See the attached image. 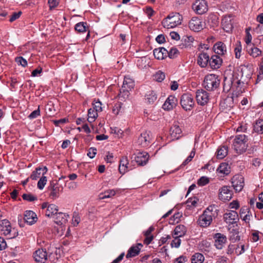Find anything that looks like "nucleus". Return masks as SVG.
Masks as SVG:
<instances>
[{
  "mask_svg": "<svg viewBox=\"0 0 263 263\" xmlns=\"http://www.w3.org/2000/svg\"><path fill=\"white\" fill-rule=\"evenodd\" d=\"M217 209L215 205L209 206L198 219L199 224L202 227L209 226L213 218L217 216Z\"/></svg>",
  "mask_w": 263,
  "mask_h": 263,
  "instance_id": "f257e3e1",
  "label": "nucleus"
},
{
  "mask_svg": "<svg viewBox=\"0 0 263 263\" xmlns=\"http://www.w3.org/2000/svg\"><path fill=\"white\" fill-rule=\"evenodd\" d=\"M248 136L245 134H237L234 139L233 147L237 154H241L247 150L248 145Z\"/></svg>",
  "mask_w": 263,
  "mask_h": 263,
  "instance_id": "f03ea898",
  "label": "nucleus"
},
{
  "mask_svg": "<svg viewBox=\"0 0 263 263\" xmlns=\"http://www.w3.org/2000/svg\"><path fill=\"white\" fill-rule=\"evenodd\" d=\"M220 80L216 74H211L204 78L203 86L208 91H214L218 88Z\"/></svg>",
  "mask_w": 263,
  "mask_h": 263,
  "instance_id": "7ed1b4c3",
  "label": "nucleus"
},
{
  "mask_svg": "<svg viewBox=\"0 0 263 263\" xmlns=\"http://www.w3.org/2000/svg\"><path fill=\"white\" fill-rule=\"evenodd\" d=\"M181 24L179 13H172L162 21V25L164 28H172Z\"/></svg>",
  "mask_w": 263,
  "mask_h": 263,
  "instance_id": "20e7f679",
  "label": "nucleus"
},
{
  "mask_svg": "<svg viewBox=\"0 0 263 263\" xmlns=\"http://www.w3.org/2000/svg\"><path fill=\"white\" fill-rule=\"evenodd\" d=\"M0 231L2 234L7 236L9 239L14 238L17 235V232L15 229L12 230L10 223L7 219L2 220L0 223Z\"/></svg>",
  "mask_w": 263,
  "mask_h": 263,
  "instance_id": "39448f33",
  "label": "nucleus"
},
{
  "mask_svg": "<svg viewBox=\"0 0 263 263\" xmlns=\"http://www.w3.org/2000/svg\"><path fill=\"white\" fill-rule=\"evenodd\" d=\"M48 189L50 191V197L54 199L60 196V193L63 192V187L57 181H52L50 182Z\"/></svg>",
  "mask_w": 263,
  "mask_h": 263,
  "instance_id": "423d86ee",
  "label": "nucleus"
},
{
  "mask_svg": "<svg viewBox=\"0 0 263 263\" xmlns=\"http://www.w3.org/2000/svg\"><path fill=\"white\" fill-rule=\"evenodd\" d=\"M194 105L193 96L186 93L182 95V108L185 110H191Z\"/></svg>",
  "mask_w": 263,
  "mask_h": 263,
  "instance_id": "0eeeda50",
  "label": "nucleus"
},
{
  "mask_svg": "<svg viewBox=\"0 0 263 263\" xmlns=\"http://www.w3.org/2000/svg\"><path fill=\"white\" fill-rule=\"evenodd\" d=\"M192 8L194 11L198 14H203L208 10V4L204 0H196L193 4Z\"/></svg>",
  "mask_w": 263,
  "mask_h": 263,
  "instance_id": "6e6552de",
  "label": "nucleus"
},
{
  "mask_svg": "<svg viewBox=\"0 0 263 263\" xmlns=\"http://www.w3.org/2000/svg\"><path fill=\"white\" fill-rule=\"evenodd\" d=\"M189 27L191 30L198 32L205 27V23L197 17H193L189 23Z\"/></svg>",
  "mask_w": 263,
  "mask_h": 263,
  "instance_id": "1a4fd4ad",
  "label": "nucleus"
},
{
  "mask_svg": "<svg viewBox=\"0 0 263 263\" xmlns=\"http://www.w3.org/2000/svg\"><path fill=\"white\" fill-rule=\"evenodd\" d=\"M151 132L145 131L141 134L140 136L138 137L137 143L141 147H145L148 146L151 143Z\"/></svg>",
  "mask_w": 263,
  "mask_h": 263,
  "instance_id": "9d476101",
  "label": "nucleus"
},
{
  "mask_svg": "<svg viewBox=\"0 0 263 263\" xmlns=\"http://www.w3.org/2000/svg\"><path fill=\"white\" fill-rule=\"evenodd\" d=\"M196 100L198 104L203 106L209 101V93L203 89L198 90L196 92Z\"/></svg>",
  "mask_w": 263,
  "mask_h": 263,
  "instance_id": "9b49d317",
  "label": "nucleus"
},
{
  "mask_svg": "<svg viewBox=\"0 0 263 263\" xmlns=\"http://www.w3.org/2000/svg\"><path fill=\"white\" fill-rule=\"evenodd\" d=\"M233 16L231 15H226L223 17L221 20V25L223 30L227 32H231L233 28Z\"/></svg>",
  "mask_w": 263,
  "mask_h": 263,
  "instance_id": "f8f14e48",
  "label": "nucleus"
},
{
  "mask_svg": "<svg viewBox=\"0 0 263 263\" xmlns=\"http://www.w3.org/2000/svg\"><path fill=\"white\" fill-rule=\"evenodd\" d=\"M219 198L221 200L228 201L230 200L232 197V191L228 186H224L219 190Z\"/></svg>",
  "mask_w": 263,
  "mask_h": 263,
  "instance_id": "ddd939ff",
  "label": "nucleus"
},
{
  "mask_svg": "<svg viewBox=\"0 0 263 263\" xmlns=\"http://www.w3.org/2000/svg\"><path fill=\"white\" fill-rule=\"evenodd\" d=\"M232 183L236 192H240L244 185L243 178L240 175H235L232 178Z\"/></svg>",
  "mask_w": 263,
  "mask_h": 263,
  "instance_id": "4468645a",
  "label": "nucleus"
},
{
  "mask_svg": "<svg viewBox=\"0 0 263 263\" xmlns=\"http://www.w3.org/2000/svg\"><path fill=\"white\" fill-rule=\"evenodd\" d=\"M149 155L146 152H139L135 157V160L138 165L143 166L145 165L149 159Z\"/></svg>",
  "mask_w": 263,
  "mask_h": 263,
  "instance_id": "2eb2a0df",
  "label": "nucleus"
},
{
  "mask_svg": "<svg viewBox=\"0 0 263 263\" xmlns=\"http://www.w3.org/2000/svg\"><path fill=\"white\" fill-rule=\"evenodd\" d=\"M24 220L29 225H32L37 221L36 214L32 211H26L24 214Z\"/></svg>",
  "mask_w": 263,
  "mask_h": 263,
  "instance_id": "dca6fc26",
  "label": "nucleus"
},
{
  "mask_svg": "<svg viewBox=\"0 0 263 263\" xmlns=\"http://www.w3.org/2000/svg\"><path fill=\"white\" fill-rule=\"evenodd\" d=\"M34 258L37 262L44 263L47 259V253L43 249H38L34 253Z\"/></svg>",
  "mask_w": 263,
  "mask_h": 263,
  "instance_id": "f3484780",
  "label": "nucleus"
},
{
  "mask_svg": "<svg viewBox=\"0 0 263 263\" xmlns=\"http://www.w3.org/2000/svg\"><path fill=\"white\" fill-rule=\"evenodd\" d=\"M238 217L237 213L235 211H231L223 215L224 221L229 224L235 223L237 222L236 220L238 219Z\"/></svg>",
  "mask_w": 263,
  "mask_h": 263,
  "instance_id": "a211bd4d",
  "label": "nucleus"
},
{
  "mask_svg": "<svg viewBox=\"0 0 263 263\" xmlns=\"http://www.w3.org/2000/svg\"><path fill=\"white\" fill-rule=\"evenodd\" d=\"M215 246L218 249H221L227 241V237L221 233H216L214 236Z\"/></svg>",
  "mask_w": 263,
  "mask_h": 263,
  "instance_id": "6ab92c4d",
  "label": "nucleus"
},
{
  "mask_svg": "<svg viewBox=\"0 0 263 263\" xmlns=\"http://www.w3.org/2000/svg\"><path fill=\"white\" fill-rule=\"evenodd\" d=\"M177 104V99L173 96H169L163 105L164 110H170L175 107Z\"/></svg>",
  "mask_w": 263,
  "mask_h": 263,
  "instance_id": "aec40b11",
  "label": "nucleus"
},
{
  "mask_svg": "<svg viewBox=\"0 0 263 263\" xmlns=\"http://www.w3.org/2000/svg\"><path fill=\"white\" fill-rule=\"evenodd\" d=\"M142 247L143 245L140 243H138L135 246H132L128 250L126 257L127 258H129L138 255L139 254L140 250Z\"/></svg>",
  "mask_w": 263,
  "mask_h": 263,
  "instance_id": "412c9836",
  "label": "nucleus"
},
{
  "mask_svg": "<svg viewBox=\"0 0 263 263\" xmlns=\"http://www.w3.org/2000/svg\"><path fill=\"white\" fill-rule=\"evenodd\" d=\"M222 60L217 55H213L209 59V64L213 69L219 68L221 65Z\"/></svg>",
  "mask_w": 263,
  "mask_h": 263,
  "instance_id": "4be33fe9",
  "label": "nucleus"
},
{
  "mask_svg": "<svg viewBox=\"0 0 263 263\" xmlns=\"http://www.w3.org/2000/svg\"><path fill=\"white\" fill-rule=\"evenodd\" d=\"M209 54L206 52H202L198 55L197 63L201 67H205L209 64Z\"/></svg>",
  "mask_w": 263,
  "mask_h": 263,
  "instance_id": "5701e85b",
  "label": "nucleus"
},
{
  "mask_svg": "<svg viewBox=\"0 0 263 263\" xmlns=\"http://www.w3.org/2000/svg\"><path fill=\"white\" fill-rule=\"evenodd\" d=\"M69 217V215L66 213L58 212L55 215L54 222L59 225L65 224L67 222Z\"/></svg>",
  "mask_w": 263,
  "mask_h": 263,
  "instance_id": "b1692460",
  "label": "nucleus"
},
{
  "mask_svg": "<svg viewBox=\"0 0 263 263\" xmlns=\"http://www.w3.org/2000/svg\"><path fill=\"white\" fill-rule=\"evenodd\" d=\"M213 49L216 53L221 55H224L227 52L226 45L221 42L215 43Z\"/></svg>",
  "mask_w": 263,
  "mask_h": 263,
  "instance_id": "393cba45",
  "label": "nucleus"
},
{
  "mask_svg": "<svg viewBox=\"0 0 263 263\" xmlns=\"http://www.w3.org/2000/svg\"><path fill=\"white\" fill-rule=\"evenodd\" d=\"M170 134L172 140H178L181 137V128L178 124H175L171 128Z\"/></svg>",
  "mask_w": 263,
  "mask_h": 263,
  "instance_id": "a878e982",
  "label": "nucleus"
},
{
  "mask_svg": "<svg viewBox=\"0 0 263 263\" xmlns=\"http://www.w3.org/2000/svg\"><path fill=\"white\" fill-rule=\"evenodd\" d=\"M153 54L157 59L162 60L167 56L168 51L164 47H160L155 49Z\"/></svg>",
  "mask_w": 263,
  "mask_h": 263,
  "instance_id": "bb28decb",
  "label": "nucleus"
},
{
  "mask_svg": "<svg viewBox=\"0 0 263 263\" xmlns=\"http://www.w3.org/2000/svg\"><path fill=\"white\" fill-rule=\"evenodd\" d=\"M128 160L127 157H123L120 160L119 171L120 174H124L128 171Z\"/></svg>",
  "mask_w": 263,
  "mask_h": 263,
  "instance_id": "cd10ccee",
  "label": "nucleus"
},
{
  "mask_svg": "<svg viewBox=\"0 0 263 263\" xmlns=\"http://www.w3.org/2000/svg\"><path fill=\"white\" fill-rule=\"evenodd\" d=\"M47 172V168L46 166L44 167H37L35 169V171H33L32 173V174L30 175V178L32 180H36L37 178H40L41 174L44 175Z\"/></svg>",
  "mask_w": 263,
  "mask_h": 263,
  "instance_id": "c85d7f7f",
  "label": "nucleus"
},
{
  "mask_svg": "<svg viewBox=\"0 0 263 263\" xmlns=\"http://www.w3.org/2000/svg\"><path fill=\"white\" fill-rule=\"evenodd\" d=\"M154 230L153 227H150L146 231L144 232L145 238L143 242L144 244L148 245L151 243L154 239V236L152 234V232Z\"/></svg>",
  "mask_w": 263,
  "mask_h": 263,
  "instance_id": "c756f323",
  "label": "nucleus"
},
{
  "mask_svg": "<svg viewBox=\"0 0 263 263\" xmlns=\"http://www.w3.org/2000/svg\"><path fill=\"white\" fill-rule=\"evenodd\" d=\"M135 86V82L134 81L130 78L128 76H125L124 80L123 83V85L122 87H123V89L125 90V89L131 90Z\"/></svg>",
  "mask_w": 263,
  "mask_h": 263,
  "instance_id": "7c9ffc66",
  "label": "nucleus"
},
{
  "mask_svg": "<svg viewBox=\"0 0 263 263\" xmlns=\"http://www.w3.org/2000/svg\"><path fill=\"white\" fill-rule=\"evenodd\" d=\"M194 39L192 35H184L182 39V46L184 48H191L193 46Z\"/></svg>",
  "mask_w": 263,
  "mask_h": 263,
  "instance_id": "2f4dec72",
  "label": "nucleus"
},
{
  "mask_svg": "<svg viewBox=\"0 0 263 263\" xmlns=\"http://www.w3.org/2000/svg\"><path fill=\"white\" fill-rule=\"evenodd\" d=\"M58 206L54 204H50L45 212V215L48 217L55 215L58 212Z\"/></svg>",
  "mask_w": 263,
  "mask_h": 263,
  "instance_id": "473e14b6",
  "label": "nucleus"
},
{
  "mask_svg": "<svg viewBox=\"0 0 263 263\" xmlns=\"http://www.w3.org/2000/svg\"><path fill=\"white\" fill-rule=\"evenodd\" d=\"M217 172L218 173L223 175H228L230 174V167L229 164L227 163H222L220 164L219 167L217 170Z\"/></svg>",
  "mask_w": 263,
  "mask_h": 263,
  "instance_id": "72a5a7b5",
  "label": "nucleus"
},
{
  "mask_svg": "<svg viewBox=\"0 0 263 263\" xmlns=\"http://www.w3.org/2000/svg\"><path fill=\"white\" fill-rule=\"evenodd\" d=\"M240 84V80H236L235 81V80H233V81H228L227 82V79L226 78H225L224 80V83H223V88L227 89L228 90L229 89H230L231 87H237L238 86V85Z\"/></svg>",
  "mask_w": 263,
  "mask_h": 263,
  "instance_id": "f704fd0d",
  "label": "nucleus"
},
{
  "mask_svg": "<svg viewBox=\"0 0 263 263\" xmlns=\"http://www.w3.org/2000/svg\"><path fill=\"white\" fill-rule=\"evenodd\" d=\"M230 239L232 241H237L240 240V236H239V231L238 229L235 228L234 226L233 228H230Z\"/></svg>",
  "mask_w": 263,
  "mask_h": 263,
  "instance_id": "c9c22d12",
  "label": "nucleus"
},
{
  "mask_svg": "<svg viewBox=\"0 0 263 263\" xmlns=\"http://www.w3.org/2000/svg\"><path fill=\"white\" fill-rule=\"evenodd\" d=\"M254 130L259 134H263V120L258 119L253 125Z\"/></svg>",
  "mask_w": 263,
  "mask_h": 263,
  "instance_id": "e433bc0d",
  "label": "nucleus"
},
{
  "mask_svg": "<svg viewBox=\"0 0 263 263\" xmlns=\"http://www.w3.org/2000/svg\"><path fill=\"white\" fill-rule=\"evenodd\" d=\"M228 147L227 146H222L217 150V157L218 159H223L228 154Z\"/></svg>",
  "mask_w": 263,
  "mask_h": 263,
  "instance_id": "4c0bfd02",
  "label": "nucleus"
},
{
  "mask_svg": "<svg viewBox=\"0 0 263 263\" xmlns=\"http://www.w3.org/2000/svg\"><path fill=\"white\" fill-rule=\"evenodd\" d=\"M98 112L95 110V109H92V108H90L88 109V121L90 123H92L98 117Z\"/></svg>",
  "mask_w": 263,
  "mask_h": 263,
  "instance_id": "58836bf2",
  "label": "nucleus"
},
{
  "mask_svg": "<svg viewBox=\"0 0 263 263\" xmlns=\"http://www.w3.org/2000/svg\"><path fill=\"white\" fill-rule=\"evenodd\" d=\"M116 194V192L114 190H109L105 191L104 193H101L99 195V198L100 199H104L112 197Z\"/></svg>",
  "mask_w": 263,
  "mask_h": 263,
  "instance_id": "ea45409f",
  "label": "nucleus"
},
{
  "mask_svg": "<svg viewBox=\"0 0 263 263\" xmlns=\"http://www.w3.org/2000/svg\"><path fill=\"white\" fill-rule=\"evenodd\" d=\"M204 260L203 255L201 253H197L192 256V263H202Z\"/></svg>",
  "mask_w": 263,
  "mask_h": 263,
  "instance_id": "a19ab883",
  "label": "nucleus"
},
{
  "mask_svg": "<svg viewBox=\"0 0 263 263\" xmlns=\"http://www.w3.org/2000/svg\"><path fill=\"white\" fill-rule=\"evenodd\" d=\"M129 90L127 89L124 90L123 89V87H122L121 89H120V93L118 95L119 99L121 101H125L129 97Z\"/></svg>",
  "mask_w": 263,
  "mask_h": 263,
  "instance_id": "79ce46f5",
  "label": "nucleus"
},
{
  "mask_svg": "<svg viewBox=\"0 0 263 263\" xmlns=\"http://www.w3.org/2000/svg\"><path fill=\"white\" fill-rule=\"evenodd\" d=\"M87 24L84 22L77 23L74 27L75 30L79 32H84L86 31Z\"/></svg>",
  "mask_w": 263,
  "mask_h": 263,
  "instance_id": "37998d69",
  "label": "nucleus"
},
{
  "mask_svg": "<svg viewBox=\"0 0 263 263\" xmlns=\"http://www.w3.org/2000/svg\"><path fill=\"white\" fill-rule=\"evenodd\" d=\"M154 79L158 82H161L165 78V73L161 71H158L154 76Z\"/></svg>",
  "mask_w": 263,
  "mask_h": 263,
  "instance_id": "c03bdc74",
  "label": "nucleus"
},
{
  "mask_svg": "<svg viewBox=\"0 0 263 263\" xmlns=\"http://www.w3.org/2000/svg\"><path fill=\"white\" fill-rule=\"evenodd\" d=\"M179 54V50L176 47H172L170 51H168L167 56L170 59L176 58Z\"/></svg>",
  "mask_w": 263,
  "mask_h": 263,
  "instance_id": "a18cd8bd",
  "label": "nucleus"
},
{
  "mask_svg": "<svg viewBox=\"0 0 263 263\" xmlns=\"http://www.w3.org/2000/svg\"><path fill=\"white\" fill-rule=\"evenodd\" d=\"M174 237V239L172 240L171 242V247L172 248H178L181 243V239H180V237H181V235L179 236H173Z\"/></svg>",
  "mask_w": 263,
  "mask_h": 263,
  "instance_id": "49530a36",
  "label": "nucleus"
},
{
  "mask_svg": "<svg viewBox=\"0 0 263 263\" xmlns=\"http://www.w3.org/2000/svg\"><path fill=\"white\" fill-rule=\"evenodd\" d=\"M22 198L24 200L27 201L32 202L37 200V198L36 196L33 195L31 194H24L22 195Z\"/></svg>",
  "mask_w": 263,
  "mask_h": 263,
  "instance_id": "de8ad7c7",
  "label": "nucleus"
},
{
  "mask_svg": "<svg viewBox=\"0 0 263 263\" xmlns=\"http://www.w3.org/2000/svg\"><path fill=\"white\" fill-rule=\"evenodd\" d=\"M248 52L253 57H257L261 54V51L256 47H251L250 49H248Z\"/></svg>",
  "mask_w": 263,
  "mask_h": 263,
  "instance_id": "09e8293b",
  "label": "nucleus"
},
{
  "mask_svg": "<svg viewBox=\"0 0 263 263\" xmlns=\"http://www.w3.org/2000/svg\"><path fill=\"white\" fill-rule=\"evenodd\" d=\"M47 183V178L43 175L37 182V187L40 190H42L44 187Z\"/></svg>",
  "mask_w": 263,
  "mask_h": 263,
  "instance_id": "8fccbe9b",
  "label": "nucleus"
},
{
  "mask_svg": "<svg viewBox=\"0 0 263 263\" xmlns=\"http://www.w3.org/2000/svg\"><path fill=\"white\" fill-rule=\"evenodd\" d=\"M157 95L154 91H152L147 95L146 100L149 103H153L157 99Z\"/></svg>",
  "mask_w": 263,
  "mask_h": 263,
  "instance_id": "3c124183",
  "label": "nucleus"
},
{
  "mask_svg": "<svg viewBox=\"0 0 263 263\" xmlns=\"http://www.w3.org/2000/svg\"><path fill=\"white\" fill-rule=\"evenodd\" d=\"M195 155V149L194 148L191 152L190 155L186 158V159L182 163V165L185 166L187 164H188L190 162H191L192 161V159L194 157Z\"/></svg>",
  "mask_w": 263,
  "mask_h": 263,
  "instance_id": "603ef678",
  "label": "nucleus"
},
{
  "mask_svg": "<svg viewBox=\"0 0 263 263\" xmlns=\"http://www.w3.org/2000/svg\"><path fill=\"white\" fill-rule=\"evenodd\" d=\"M209 182V178L205 176H202L198 179L197 184L200 186H204Z\"/></svg>",
  "mask_w": 263,
  "mask_h": 263,
  "instance_id": "864d4df0",
  "label": "nucleus"
},
{
  "mask_svg": "<svg viewBox=\"0 0 263 263\" xmlns=\"http://www.w3.org/2000/svg\"><path fill=\"white\" fill-rule=\"evenodd\" d=\"M15 61L18 64L22 65L23 67H25L27 66V62L26 59H24L22 57H19L15 58Z\"/></svg>",
  "mask_w": 263,
  "mask_h": 263,
  "instance_id": "5fc2aeb1",
  "label": "nucleus"
},
{
  "mask_svg": "<svg viewBox=\"0 0 263 263\" xmlns=\"http://www.w3.org/2000/svg\"><path fill=\"white\" fill-rule=\"evenodd\" d=\"M92 109H95L98 112H101L102 110V103L100 101H96L93 104Z\"/></svg>",
  "mask_w": 263,
  "mask_h": 263,
  "instance_id": "6e6d98bb",
  "label": "nucleus"
},
{
  "mask_svg": "<svg viewBox=\"0 0 263 263\" xmlns=\"http://www.w3.org/2000/svg\"><path fill=\"white\" fill-rule=\"evenodd\" d=\"M235 57L237 59L240 57V52L241 51V46L240 42H238V44L236 45L234 49Z\"/></svg>",
  "mask_w": 263,
  "mask_h": 263,
  "instance_id": "4d7b16f0",
  "label": "nucleus"
},
{
  "mask_svg": "<svg viewBox=\"0 0 263 263\" xmlns=\"http://www.w3.org/2000/svg\"><path fill=\"white\" fill-rule=\"evenodd\" d=\"M97 148L95 147H90L88 149V152L87 153V156L90 158H93L95 157L96 154H97Z\"/></svg>",
  "mask_w": 263,
  "mask_h": 263,
  "instance_id": "13d9d810",
  "label": "nucleus"
},
{
  "mask_svg": "<svg viewBox=\"0 0 263 263\" xmlns=\"http://www.w3.org/2000/svg\"><path fill=\"white\" fill-rule=\"evenodd\" d=\"M40 115V106L36 110L33 111L28 116L30 119L36 118Z\"/></svg>",
  "mask_w": 263,
  "mask_h": 263,
  "instance_id": "bf43d9fd",
  "label": "nucleus"
},
{
  "mask_svg": "<svg viewBox=\"0 0 263 263\" xmlns=\"http://www.w3.org/2000/svg\"><path fill=\"white\" fill-rule=\"evenodd\" d=\"M21 14H22L21 11L13 13V14H12L11 16L10 17V18L9 19V21L10 22H13V21H15L16 20H17V18H18L20 17Z\"/></svg>",
  "mask_w": 263,
  "mask_h": 263,
  "instance_id": "052dcab7",
  "label": "nucleus"
},
{
  "mask_svg": "<svg viewBox=\"0 0 263 263\" xmlns=\"http://www.w3.org/2000/svg\"><path fill=\"white\" fill-rule=\"evenodd\" d=\"M48 4L50 10L55 8L59 4L58 0H48Z\"/></svg>",
  "mask_w": 263,
  "mask_h": 263,
  "instance_id": "680f3d73",
  "label": "nucleus"
},
{
  "mask_svg": "<svg viewBox=\"0 0 263 263\" xmlns=\"http://www.w3.org/2000/svg\"><path fill=\"white\" fill-rule=\"evenodd\" d=\"M250 30V28H247L246 30L247 36L246 39V43L247 45H249L250 43H251V40H252V35L249 32V30Z\"/></svg>",
  "mask_w": 263,
  "mask_h": 263,
  "instance_id": "e2e57ef3",
  "label": "nucleus"
},
{
  "mask_svg": "<svg viewBox=\"0 0 263 263\" xmlns=\"http://www.w3.org/2000/svg\"><path fill=\"white\" fill-rule=\"evenodd\" d=\"M263 78V58H262L261 62L260 63L259 67V74L257 77L258 80H261Z\"/></svg>",
  "mask_w": 263,
  "mask_h": 263,
  "instance_id": "0e129e2a",
  "label": "nucleus"
},
{
  "mask_svg": "<svg viewBox=\"0 0 263 263\" xmlns=\"http://www.w3.org/2000/svg\"><path fill=\"white\" fill-rule=\"evenodd\" d=\"M122 103L121 102H118L116 103L114 106L113 112L116 114H118L119 111V110L122 107Z\"/></svg>",
  "mask_w": 263,
  "mask_h": 263,
  "instance_id": "69168bd1",
  "label": "nucleus"
},
{
  "mask_svg": "<svg viewBox=\"0 0 263 263\" xmlns=\"http://www.w3.org/2000/svg\"><path fill=\"white\" fill-rule=\"evenodd\" d=\"M156 41L159 44H162L165 42V38L163 34L158 35L156 38Z\"/></svg>",
  "mask_w": 263,
  "mask_h": 263,
  "instance_id": "338daca9",
  "label": "nucleus"
},
{
  "mask_svg": "<svg viewBox=\"0 0 263 263\" xmlns=\"http://www.w3.org/2000/svg\"><path fill=\"white\" fill-rule=\"evenodd\" d=\"M170 36L171 39L176 41H178L180 39L179 34L176 31H172L170 32Z\"/></svg>",
  "mask_w": 263,
  "mask_h": 263,
  "instance_id": "774afa93",
  "label": "nucleus"
}]
</instances>
